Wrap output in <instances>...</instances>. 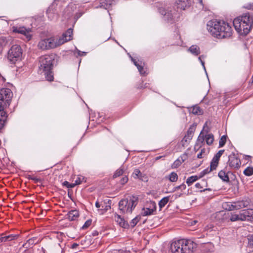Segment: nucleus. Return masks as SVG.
<instances>
[{
	"instance_id": "f257e3e1",
	"label": "nucleus",
	"mask_w": 253,
	"mask_h": 253,
	"mask_svg": "<svg viewBox=\"0 0 253 253\" xmlns=\"http://www.w3.org/2000/svg\"><path fill=\"white\" fill-rule=\"evenodd\" d=\"M207 29L213 37L217 39L229 38L233 32L231 26L223 20L209 21L207 25Z\"/></svg>"
},
{
	"instance_id": "f03ea898",
	"label": "nucleus",
	"mask_w": 253,
	"mask_h": 253,
	"mask_svg": "<svg viewBox=\"0 0 253 253\" xmlns=\"http://www.w3.org/2000/svg\"><path fill=\"white\" fill-rule=\"evenodd\" d=\"M73 30L69 29L58 39L50 38L41 40L38 43V47L42 50H48L55 48L72 39Z\"/></svg>"
},
{
	"instance_id": "7ed1b4c3",
	"label": "nucleus",
	"mask_w": 253,
	"mask_h": 253,
	"mask_svg": "<svg viewBox=\"0 0 253 253\" xmlns=\"http://www.w3.org/2000/svg\"><path fill=\"white\" fill-rule=\"evenodd\" d=\"M233 24L235 29L239 34L247 35L252 28L253 18L249 14H246L235 18Z\"/></svg>"
},
{
	"instance_id": "20e7f679",
	"label": "nucleus",
	"mask_w": 253,
	"mask_h": 253,
	"mask_svg": "<svg viewBox=\"0 0 253 253\" xmlns=\"http://www.w3.org/2000/svg\"><path fill=\"white\" fill-rule=\"evenodd\" d=\"M40 62L41 63L39 67L41 73H43L45 78L48 81L53 80L52 69L53 66V60L52 58L48 55L41 57Z\"/></svg>"
},
{
	"instance_id": "39448f33",
	"label": "nucleus",
	"mask_w": 253,
	"mask_h": 253,
	"mask_svg": "<svg viewBox=\"0 0 253 253\" xmlns=\"http://www.w3.org/2000/svg\"><path fill=\"white\" fill-rule=\"evenodd\" d=\"M137 204V198L134 196H129L119 202V208L122 213H130Z\"/></svg>"
},
{
	"instance_id": "423d86ee",
	"label": "nucleus",
	"mask_w": 253,
	"mask_h": 253,
	"mask_svg": "<svg viewBox=\"0 0 253 253\" xmlns=\"http://www.w3.org/2000/svg\"><path fill=\"white\" fill-rule=\"evenodd\" d=\"M170 249L172 253H189V241L184 239L174 241L171 244Z\"/></svg>"
},
{
	"instance_id": "0eeeda50",
	"label": "nucleus",
	"mask_w": 253,
	"mask_h": 253,
	"mask_svg": "<svg viewBox=\"0 0 253 253\" xmlns=\"http://www.w3.org/2000/svg\"><path fill=\"white\" fill-rule=\"evenodd\" d=\"M250 204V200L246 199L234 203L225 202L222 205L223 208L228 211L238 210L247 207Z\"/></svg>"
},
{
	"instance_id": "6e6552de",
	"label": "nucleus",
	"mask_w": 253,
	"mask_h": 253,
	"mask_svg": "<svg viewBox=\"0 0 253 253\" xmlns=\"http://www.w3.org/2000/svg\"><path fill=\"white\" fill-rule=\"evenodd\" d=\"M22 50L20 46L14 45L8 52V59L12 63L21 60L22 57Z\"/></svg>"
},
{
	"instance_id": "1a4fd4ad",
	"label": "nucleus",
	"mask_w": 253,
	"mask_h": 253,
	"mask_svg": "<svg viewBox=\"0 0 253 253\" xmlns=\"http://www.w3.org/2000/svg\"><path fill=\"white\" fill-rule=\"evenodd\" d=\"M224 152V150H220L214 156L211 162L210 167L207 168L202 171V175L201 176L216 169L218 166L220 158ZM200 177H201V176Z\"/></svg>"
},
{
	"instance_id": "9d476101",
	"label": "nucleus",
	"mask_w": 253,
	"mask_h": 253,
	"mask_svg": "<svg viewBox=\"0 0 253 253\" xmlns=\"http://www.w3.org/2000/svg\"><path fill=\"white\" fill-rule=\"evenodd\" d=\"M12 97V92L10 89L7 88L0 89V104L9 106Z\"/></svg>"
},
{
	"instance_id": "9b49d317",
	"label": "nucleus",
	"mask_w": 253,
	"mask_h": 253,
	"mask_svg": "<svg viewBox=\"0 0 253 253\" xmlns=\"http://www.w3.org/2000/svg\"><path fill=\"white\" fill-rule=\"evenodd\" d=\"M156 210V205L154 202L150 201L142 209L141 214L143 216H148L153 214Z\"/></svg>"
},
{
	"instance_id": "f8f14e48",
	"label": "nucleus",
	"mask_w": 253,
	"mask_h": 253,
	"mask_svg": "<svg viewBox=\"0 0 253 253\" xmlns=\"http://www.w3.org/2000/svg\"><path fill=\"white\" fill-rule=\"evenodd\" d=\"M228 164L231 169H238L241 163L240 159L235 154H233L229 156Z\"/></svg>"
},
{
	"instance_id": "ddd939ff",
	"label": "nucleus",
	"mask_w": 253,
	"mask_h": 253,
	"mask_svg": "<svg viewBox=\"0 0 253 253\" xmlns=\"http://www.w3.org/2000/svg\"><path fill=\"white\" fill-rule=\"evenodd\" d=\"M12 31L14 33H19L26 37L28 40H29L31 37V30L26 29L24 27H12Z\"/></svg>"
},
{
	"instance_id": "4468645a",
	"label": "nucleus",
	"mask_w": 253,
	"mask_h": 253,
	"mask_svg": "<svg viewBox=\"0 0 253 253\" xmlns=\"http://www.w3.org/2000/svg\"><path fill=\"white\" fill-rule=\"evenodd\" d=\"M240 211L244 220H253V209L244 210Z\"/></svg>"
},
{
	"instance_id": "2eb2a0df",
	"label": "nucleus",
	"mask_w": 253,
	"mask_h": 253,
	"mask_svg": "<svg viewBox=\"0 0 253 253\" xmlns=\"http://www.w3.org/2000/svg\"><path fill=\"white\" fill-rule=\"evenodd\" d=\"M229 170H228L227 167H226L223 170H221L218 172V175L219 177L224 182H229V178L228 173Z\"/></svg>"
},
{
	"instance_id": "dca6fc26",
	"label": "nucleus",
	"mask_w": 253,
	"mask_h": 253,
	"mask_svg": "<svg viewBox=\"0 0 253 253\" xmlns=\"http://www.w3.org/2000/svg\"><path fill=\"white\" fill-rule=\"evenodd\" d=\"M114 219L122 227L126 228L128 226L127 222L119 214H115L114 216Z\"/></svg>"
},
{
	"instance_id": "f3484780",
	"label": "nucleus",
	"mask_w": 253,
	"mask_h": 253,
	"mask_svg": "<svg viewBox=\"0 0 253 253\" xmlns=\"http://www.w3.org/2000/svg\"><path fill=\"white\" fill-rule=\"evenodd\" d=\"M204 142V134L203 132V131H202L198 137L196 144L195 145L194 148L195 152H197V151H198L199 150V149L202 147Z\"/></svg>"
},
{
	"instance_id": "a211bd4d",
	"label": "nucleus",
	"mask_w": 253,
	"mask_h": 253,
	"mask_svg": "<svg viewBox=\"0 0 253 253\" xmlns=\"http://www.w3.org/2000/svg\"><path fill=\"white\" fill-rule=\"evenodd\" d=\"M79 215L78 211L76 210H72L68 213V218L69 220L73 221L77 219Z\"/></svg>"
},
{
	"instance_id": "6ab92c4d",
	"label": "nucleus",
	"mask_w": 253,
	"mask_h": 253,
	"mask_svg": "<svg viewBox=\"0 0 253 253\" xmlns=\"http://www.w3.org/2000/svg\"><path fill=\"white\" fill-rule=\"evenodd\" d=\"M209 152L210 150L209 149H206L205 148L201 149V151L197 155V158L199 159L206 158L209 154Z\"/></svg>"
},
{
	"instance_id": "aec40b11",
	"label": "nucleus",
	"mask_w": 253,
	"mask_h": 253,
	"mask_svg": "<svg viewBox=\"0 0 253 253\" xmlns=\"http://www.w3.org/2000/svg\"><path fill=\"white\" fill-rule=\"evenodd\" d=\"M17 237V235L12 234L4 236H0V243L2 242H5L6 241H11L12 240L16 239Z\"/></svg>"
},
{
	"instance_id": "412c9836",
	"label": "nucleus",
	"mask_w": 253,
	"mask_h": 253,
	"mask_svg": "<svg viewBox=\"0 0 253 253\" xmlns=\"http://www.w3.org/2000/svg\"><path fill=\"white\" fill-rule=\"evenodd\" d=\"M205 139L206 143L208 145H211L214 141V136L212 133H209L204 136V140Z\"/></svg>"
},
{
	"instance_id": "4be33fe9",
	"label": "nucleus",
	"mask_w": 253,
	"mask_h": 253,
	"mask_svg": "<svg viewBox=\"0 0 253 253\" xmlns=\"http://www.w3.org/2000/svg\"><path fill=\"white\" fill-rule=\"evenodd\" d=\"M188 0H177L176 1V3L177 6V8L180 9L184 10L187 6Z\"/></svg>"
},
{
	"instance_id": "5701e85b",
	"label": "nucleus",
	"mask_w": 253,
	"mask_h": 253,
	"mask_svg": "<svg viewBox=\"0 0 253 253\" xmlns=\"http://www.w3.org/2000/svg\"><path fill=\"white\" fill-rule=\"evenodd\" d=\"M113 1L114 0H101L100 2V6L107 9L113 3Z\"/></svg>"
},
{
	"instance_id": "b1692460",
	"label": "nucleus",
	"mask_w": 253,
	"mask_h": 253,
	"mask_svg": "<svg viewBox=\"0 0 253 253\" xmlns=\"http://www.w3.org/2000/svg\"><path fill=\"white\" fill-rule=\"evenodd\" d=\"M230 219L231 221H244L241 211L238 214H232Z\"/></svg>"
},
{
	"instance_id": "393cba45",
	"label": "nucleus",
	"mask_w": 253,
	"mask_h": 253,
	"mask_svg": "<svg viewBox=\"0 0 253 253\" xmlns=\"http://www.w3.org/2000/svg\"><path fill=\"white\" fill-rule=\"evenodd\" d=\"M192 108V113L194 115H201L203 113V110L198 105L193 106Z\"/></svg>"
},
{
	"instance_id": "a878e982",
	"label": "nucleus",
	"mask_w": 253,
	"mask_h": 253,
	"mask_svg": "<svg viewBox=\"0 0 253 253\" xmlns=\"http://www.w3.org/2000/svg\"><path fill=\"white\" fill-rule=\"evenodd\" d=\"M84 178L83 176L79 175L76 178V179L75 180V182L73 183L72 185H70L69 186H70L71 187H74L76 185L82 183L83 181L84 180Z\"/></svg>"
},
{
	"instance_id": "bb28decb",
	"label": "nucleus",
	"mask_w": 253,
	"mask_h": 253,
	"mask_svg": "<svg viewBox=\"0 0 253 253\" xmlns=\"http://www.w3.org/2000/svg\"><path fill=\"white\" fill-rule=\"evenodd\" d=\"M46 14L48 17V18L50 20H52L54 19L55 14L54 13V10L53 8V6H50L46 11Z\"/></svg>"
},
{
	"instance_id": "cd10ccee",
	"label": "nucleus",
	"mask_w": 253,
	"mask_h": 253,
	"mask_svg": "<svg viewBox=\"0 0 253 253\" xmlns=\"http://www.w3.org/2000/svg\"><path fill=\"white\" fill-rule=\"evenodd\" d=\"M185 156H186L184 155L181 158H178L176 161H175L171 166L172 168L175 169L178 167L181 164L182 162L184 161L183 158L185 157Z\"/></svg>"
},
{
	"instance_id": "c85d7f7f",
	"label": "nucleus",
	"mask_w": 253,
	"mask_h": 253,
	"mask_svg": "<svg viewBox=\"0 0 253 253\" xmlns=\"http://www.w3.org/2000/svg\"><path fill=\"white\" fill-rule=\"evenodd\" d=\"M191 52L195 55H198L200 53V49L197 45H192L191 46Z\"/></svg>"
},
{
	"instance_id": "c756f323",
	"label": "nucleus",
	"mask_w": 253,
	"mask_h": 253,
	"mask_svg": "<svg viewBox=\"0 0 253 253\" xmlns=\"http://www.w3.org/2000/svg\"><path fill=\"white\" fill-rule=\"evenodd\" d=\"M168 179L171 182H175L178 179V176L177 173L174 172H172L168 176Z\"/></svg>"
},
{
	"instance_id": "7c9ffc66",
	"label": "nucleus",
	"mask_w": 253,
	"mask_h": 253,
	"mask_svg": "<svg viewBox=\"0 0 253 253\" xmlns=\"http://www.w3.org/2000/svg\"><path fill=\"white\" fill-rule=\"evenodd\" d=\"M169 201V197H165L160 200L159 203L160 208L161 209L165 207Z\"/></svg>"
},
{
	"instance_id": "2f4dec72",
	"label": "nucleus",
	"mask_w": 253,
	"mask_h": 253,
	"mask_svg": "<svg viewBox=\"0 0 253 253\" xmlns=\"http://www.w3.org/2000/svg\"><path fill=\"white\" fill-rule=\"evenodd\" d=\"M131 60L133 62L134 64L137 67L138 71H139L140 74L141 75H144L145 72L143 71V67L141 66V65L139 64L133 58L131 57Z\"/></svg>"
},
{
	"instance_id": "473e14b6",
	"label": "nucleus",
	"mask_w": 253,
	"mask_h": 253,
	"mask_svg": "<svg viewBox=\"0 0 253 253\" xmlns=\"http://www.w3.org/2000/svg\"><path fill=\"white\" fill-rule=\"evenodd\" d=\"M244 174L248 176H250L253 174V167H248L244 170Z\"/></svg>"
},
{
	"instance_id": "72a5a7b5",
	"label": "nucleus",
	"mask_w": 253,
	"mask_h": 253,
	"mask_svg": "<svg viewBox=\"0 0 253 253\" xmlns=\"http://www.w3.org/2000/svg\"><path fill=\"white\" fill-rule=\"evenodd\" d=\"M227 136L225 135L221 136L219 141V147H222L225 145L227 141Z\"/></svg>"
},
{
	"instance_id": "f704fd0d",
	"label": "nucleus",
	"mask_w": 253,
	"mask_h": 253,
	"mask_svg": "<svg viewBox=\"0 0 253 253\" xmlns=\"http://www.w3.org/2000/svg\"><path fill=\"white\" fill-rule=\"evenodd\" d=\"M6 115H0V129H1L4 126L6 120Z\"/></svg>"
},
{
	"instance_id": "c9c22d12",
	"label": "nucleus",
	"mask_w": 253,
	"mask_h": 253,
	"mask_svg": "<svg viewBox=\"0 0 253 253\" xmlns=\"http://www.w3.org/2000/svg\"><path fill=\"white\" fill-rule=\"evenodd\" d=\"M124 172V169L123 168L121 167V168H119V169H118L115 172L114 175H113V177L116 178V177H119V176L123 175Z\"/></svg>"
},
{
	"instance_id": "e433bc0d",
	"label": "nucleus",
	"mask_w": 253,
	"mask_h": 253,
	"mask_svg": "<svg viewBox=\"0 0 253 253\" xmlns=\"http://www.w3.org/2000/svg\"><path fill=\"white\" fill-rule=\"evenodd\" d=\"M248 246L249 248L253 250V234L248 236Z\"/></svg>"
},
{
	"instance_id": "4c0bfd02",
	"label": "nucleus",
	"mask_w": 253,
	"mask_h": 253,
	"mask_svg": "<svg viewBox=\"0 0 253 253\" xmlns=\"http://www.w3.org/2000/svg\"><path fill=\"white\" fill-rule=\"evenodd\" d=\"M202 162L203 160H197L196 159H193L192 161V165L193 166L195 165L194 167L196 168L199 167L202 164Z\"/></svg>"
},
{
	"instance_id": "58836bf2",
	"label": "nucleus",
	"mask_w": 253,
	"mask_h": 253,
	"mask_svg": "<svg viewBox=\"0 0 253 253\" xmlns=\"http://www.w3.org/2000/svg\"><path fill=\"white\" fill-rule=\"evenodd\" d=\"M141 174V172L138 169H135L132 173V176L134 178L137 179Z\"/></svg>"
},
{
	"instance_id": "ea45409f",
	"label": "nucleus",
	"mask_w": 253,
	"mask_h": 253,
	"mask_svg": "<svg viewBox=\"0 0 253 253\" xmlns=\"http://www.w3.org/2000/svg\"><path fill=\"white\" fill-rule=\"evenodd\" d=\"M139 219L140 217H135V218H134L130 223V226L131 227L135 226L137 223V222L139 221Z\"/></svg>"
},
{
	"instance_id": "a19ab883",
	"label": "nucleus",
	"mask_w": 253,
	"mask_h": 253,
	"mask_svg": "<svg viewBox=\"0 0 253 253\" xmlns=\"http://www.w3.org/2000/svg\"><path fill=\"white\" fill-rule=\"evenodd\" d=\"M138 178L140 180L145 181V182H147L148 180V177L147 176V175L146 174L142 173L140 175V176L138 177Z\"/></svg>"
},
{
	"instance_id": "79ce46f5",
	"label": "nucleus",
	"mask_w": 253,
	"mask_h": 253,
	"mask_svg": "<svg viewBox=\"0 0 253 253\" xmlns=\"http://www.w3.org/2000/svg\"><path fill=\"white\" fill-rule=\"evenodd\" d=\"M8 106L5 104H0V115H6V113L4 111L3 109L5 107H7Z\"/></svg>"
},
{
	"instance_id": "37998d69",
	"label": "nucleus",
	"mask_w": 253,
	"mask_h": 253,
	"mask_svg": "<svg viewBox=\"0 0 253 253\" xmlns=\"http://www.w3.org/2000/svg\"><path fill=\"white\" fill-rule=\"evenodd\" d=\"M187 132H189V130H188ZM189 139V136L188 134L187 135H185V137L182 139L181 142L182 143V145L184 146L185 145H186V143L188 141Z\"/></svg>"
},
{
	"instance_id": "c03bdc74",
	"label": "nucleus",
	"mask_w": 253,
	"mask_h": 253,
	"mask_svg": "<svg viewBox=\"0 0 253 253\" xmlns=\"http://www.w3.org/2000/svg\"><path fill=\"white\" fill-rule=\"evenodd\" d=\"M91 220H87L84 223V225L82 226V229H84L87 228V227H88L91 225Z\"/></svg>"
},
{
	"instance_id": "a18cd8bd",
	"label": "nucleus",
	"mask_w": 253,
	"mask_h": 253,
	"mask_svg": "<svg viewBox=\"0 0 253 253\" xmlns=\"http://www.w3.org/2000/svg\"><path fill=\"white\" fill-rule=\"evenodd\" d=\"M128 181V177L126 176H123L121 180L120 183L122 185H124Z\"/></svg>"
},
{
	"instance_id": "49530a36",
	"label": "nucleus",
	"mask_w": 253,
	"mask_h": 253,
	"mask_svg": "<svg viewBox=\"0 0 253 253\" xmlns=\"http://www.w3.org/2000/svg\"><path fill=\"white\" fill-rule=\"evenodd\" d=\"M161 12L162 14H164V16L166 17V18H167L168 20L171 19V17H172L171 13H169V12H168V13H164L163 11H161Z\"/></svg>"
},
{
	"instance_id": "de8ad7c7",
	"label": "nucleus",
	"mask_w": 253,
	"mask_h": 253,
	"mask_svg": "<svg viewBox=\"0 0 253 253\" xmlns=\"http://www.w3.org/2000/svg\"><path fill=\"white\" fill-rule=\"evenodd\" d=\"M76 53H77L79 56H84L86 55V52H82L78 49H76Z\"/></svg>"
},
{
	"instance_id": "09e8293b",
	"label": "nucleus",
	"mask_w": 253,
	"mask_h": 253,
	"mask_svg": "<svg viewBox=\"0 0 253 253\" xmlns=\"http://www.w3.org/2000/svg\"><path fill=\"white\" fill-rule=\"evenodd\" d=\"M198 178L197 176H191V183L196 181Z\"/></svg>"
},
{
	"instance_id": "8fccbe9b",
	"label": "nucleus",
	"mask_w": 253,
	"mask_h": 253,
	"mask_svg": "<svg viewBox=\"0 0 253 253\" xmlns=\"http://www.w3.org/2000/svg\"><path fill=\"white\" fill-rule=\"evenodd\" d=\"M73 183H69L67 181H65L64 182V185H66L67 187H69V188H71L70 186H69L70 185H72Z\"/></svg>"
},
{
	"instance_id": "3c124183",
	"label": "nucleus",
	"mask_w": 253,
	"mask_h": 253,
	"mask_svg": "<svg viewBox=\"0 0 253 253\" xmlns=\"http://www.w3.org/2000/svg\"><path fill=\"white\" fill-rule=\"evenodd\" d=\"M78 246V244L77 243H74L72 245V249H75Z\"/></svg>"
},
{
	"instance_id": "603ef678",
	"label": "nucleus",
	"mask_w": 253,
	"mask_h": 253,
	"mask_svg": "<svg viewBox=\"0 0 253 253\" xmlns=\"http://www.w3.org/2000/svg\"><path fill=\"white\" fill-rule=\"evenodd\" d=\"M195 186L198 188H202V187L201 186V185L199 183H197L195 184Z\"/></svg>"
},
{
	"instance_id": "864d4df0",
	"label": "nucleus",
	"mask_w": 253,
	"mask_h": 253,
	"mask_svg": "<svg viewBox=\"0 0 253 253\" xmlns=\"http://www.w3.org/2000/svg\"><path fill=\"white\" fill-rule=\"evenodd\" d=\"M197 222V220H194L192 222H191V225H195Z\"/></svg>"
},
{
	"instance_id": "5fc2aeb1",
	"label": "nucleus",
	"mask_w": 253,
	"mask_h": 253,
	"mask_svg": "<svg viewBox=\"0 0 253 253\" xmlns=\"http://www.w3.org/2000/svg\"><path fill=\"white\" fill-rule=\"evenodd\" d=\"M190 177H188L186 179V183L188 184V185H190Z\"/></svg>"
},
{
	"instance_id": "6e6d98bb",
	"label": "nucleus",
	"mask_w": 253,
	"mask_h": 253,
	"mask_svg": "<svg viewBox=\"0 0 253 253\" xmlns=\"http://www.w3.org/2000/svg\"><path fill=\"white\" fill-rule=\"evenodd\" d=\"M95 206H96V208H98L100 207V204H99V203L98 202H96L95 203Z\"/></svg>"
},
{
	"instance_id": "4d7b16f0",
	"label": "nucleus",
	"mask_w": 253,
	"mask_h": 253,
	"mask_svg": "<svg viewBox=\"0 0 253 253\" xmlns=\"http://www.w3.org/2000/svg\"><path fill=\"white\" fill-rule=\"evenodd\" d=\"M2 46L1 42H0V53L2 52Z\"/></svg>"
},
{
	"instance_id": "13d9d810",
	"label": "nucleus",
	"mask_w": 253,
	"mask_h": 253,
	"mask_svg": "<svg viewBox=\"0 0 253 253\" xmlns=\"http://www.w3.org/2000/svg\"><path fill=\"white\" fill-rule=\"evenodd\" d=\"M199 59L201 61V63H202V65H204V62H203V61L201 60V57H200H200H199Z\"/></svg>"
},
{
	"instance_id": "bf43d9fd",
	"label": "nucleus",
	"mask_w": 253,
	"mask_h": 253,
	"mask_svg": "<svg viewBox=\"0 0 253 253\" xmlns=\"http://www.w3.org/2000/svg\"><path fill=\"white\" fill-rule=\"evenodd\" d=\"M199 3L202 5H203V2L202 0H198Z\"/></svg>"
}]
</instances>
